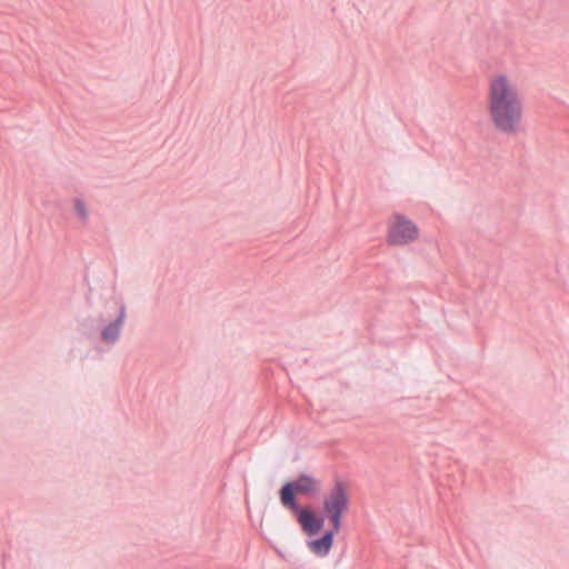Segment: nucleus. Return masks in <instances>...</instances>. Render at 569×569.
<instances>
[{"label":"nucleus","instance_id":"f257e3e1","mask_svg":"<svg viewBox=\"0 0 569 569\" xmlns=\"http://www.w3.org/2000/svg\"><path fill=\"white\" fill-rule=\"evenodd\" d=\"M321 491V480L307 472H300L295 479L284 481L278 490L281 506L293 515L302 532L309 538L318 536L325 528V499L322 509L317 511L310 506L301 505L298 497L317 498Z\"/></svg>","mask_w":569,"mask_h":569},{"label":"nucleus","instance_id":"f03ea898","mask_svg":"<svg viewBox=\"0 0 569 569\" xmlns=\"http://www.w3.org/2000/svg\"><path fill=\"white\" fill-rule=\"evenodd\" d=\"M488 110L496 130L515 134L520 129L522 102L517 89L506 74L491 80L488 92Z\"/></svg>","mask_w":569,"mask_h":569},{"label":"nucleus","instance_id":"7ed1b4c3","mask_svg":"<svg viewBox=\"0 0 569 569\" xmlns=\"http://www.w3.org/2000/svg\"><path fill=\"white\" fill-rule=\"evenodd\" d=\"M350 497L348 483L336 479L333 486L325 497V521H329V528L323 530L333 539L342 527L343 516L349 510Z\"/></svg>","mask_w":569,"mask_h":569},{"label":"nucleus","instance_id":"20e7f679","mask_svg":"<svg viewBox=\"0 0 569 569\" xmlns=\"http://www.w3.org/2000/svg\"><path fill=\"white\" fill-rule=\"evenodd\" d=\"M104 312L99 313L98 322L102 326L100 340L106 345H114L120 337L127 317V307L121 298L110 296L104 303Z\"/></svg>","mask_w":569,"mask_h":569},{"label":"nucleus","instance_id":"39448f33","mask_svg":"<svg viewBox=\"0 0 569 569\" xmlns=\"http://www.w3.org/2000/svg\"><path fill=\"white\" fill-rule=\"evenodd\" d=\"M393 223L389 227L387 242L390 246H405L419 238L418 226L401 213H393Z\"/></svg>","mask_w":569,"mask_h":569},{"label":"nucleus","instance_id":"423d86ee","mask_svg":"<svg viewBox=\"0 0 569 569\" xmlns=\"http://www.w3.org/2000/svg\"><path fill=\"white\" fill-rule=\"evenodd\" d=\"M335 539L323 530L320 536L311 537L307 540L309 550L319 558L328 556L333 547Z\"/></svg>","mask_w":569,"mask_h":569},{"label":"nucleus","instance_id":"0eeeda50","mask_svg":"<svg viewBox=\"0 0 569 569\" xmlns=\"http://www.w3.org/2000/svg\"><path fill=\"white\" fill-rule=\"evenodd\" d=\"M73 208L77 216L83 221L87 222L89 218V212L86 207V202L81 198H76L73 200Z\"/></svg>","mask_w":569,"mask_h":569}]
</instances>
